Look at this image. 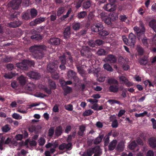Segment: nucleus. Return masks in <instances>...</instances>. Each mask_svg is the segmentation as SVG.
Masks as SVG:
<instances>
[{
  "instance_id": "obj_1",
  "label": "nucleus",
  "mask_w": 156,
  "mask_h": 156,
  "mask_svg": "<svg viewBox=\"0 0 156 156\" xmlns=\"http://www.w3.org/2000/svg\"><path fill=\"white\" fill-rule=\"evenodd\" d=\"M46 49V46L42 44L34 45L31 47L29 50L35 58L40 59L44 56Z\"/></svg>"
},
{
  "instance_id": "obj_2",
  "label": "nucleus",
  "mask_w": 156,
  "mask_h": 156,
  "mask_svg": "<svg viewBox=\"0 0 156 156\" xmlns=\"http://www.w3.org/2000/svg\"><path fill=\"white\" fill-rule=\"evenodd\" d=\"M140 27L137 26L135 27L133 30L136 32V36L139 40L144 36L145 29L143 23L141 22L140 24Z\"/></svg>"
},
{
  "instance_id": "obj_3",
  "label": "nucleus",
  "mask_w": 156,
  "mask_h": 156,
  "mask_svg": "<svg viewBox=\"0 0 156 156\" xmlns=\"http://www.w3.org/2000/svg\"><path fill=\"white\" fill-rule=\"evenodd\" d=\"M102 152L100 147L99 146H96L87 149L85 153L88 156H91L93 153H94L93 156H100Z\"/></svg>"
},
{
  "instance_id": "obj_4",
  "label": "nucleus",
  "mask_w": 156,
  "mask_h": 156,
  "mask_svg": "<svg viewBox=\"0 0 156 156\" xmlns=\"http://www.w3.org/2000/svg\"><path fill=\"white\" fill-rule=\"evenodd\" d=\"M34 64V62L27 60H24L21 62L16 64V66L20 69L26 70L29 68V66H33Z\"/></svg>"
},
{
  "instance_id": "obj_5",
  "label": "nucleus",
  "mask_w": 156,
  "mask_h": 156,
  "mask_svg": "<svg viewBox=\"0 0 156 156\" xmlns=\"http://www.w3.org/2000/svg\"><path fill=\"white\" fill-rule=\"evenodd\" d=\"M59 59L61 64H66V62H68V59H69L70 63L72 64L73 62V57L71 56V53L69 51H67L64 53L59 57Z\"/></svg>"
},
{
  "instance_id": "obj_6",
  "label": "nucleus",
  "mask_w": 156,
  "mask_h": 156,
  "mask_svg": "<svg viewBox=\"0 0 156 156\" xmlns=\"http://www.w3.org/2000/svg\"><path fill=\"white\" fill-rule=\"evenodd\" d=\"M80 53L82 56L87 58H90L92 55L90 48L87 47L83 48L81 50Z\"/></svg>"
},
{
  "instance_id": "obj_7",
  "label": "nucleus",
  "mask_w": 156,
  "mask_h": 156,
  "mask_svg": "<svg viewBox=\"0 0 156 156\" xmlns=\"http://www.w3.org/2000/svg\"><path fill=\"white\" fill-rule=\"evenodd\" d=\"M22 2V0H12L9 4V5L13 9H18Z\"/></svg>"
},
{
  "instance_id": "obj_8",
  "label": "nucleus",
  "mask_w": 156,
  "mask_h": 156,
  "mask_svg": "<svg viewBox=\"0 0 156 156\" xmlns=\"http://www.w3.org/2000/svg\"><path fill=\"white\" fill-rule=\"evenodd\" d=\"M104 28V27L102 24L100 23H95L91 27L92 32L95 33H99Z\"/></svg>"
},
{
  "instance_id": "obj_9",
  "label": "nucleus",
  "mask_w": 156,
  "mask_h": 156,
  "mask_svg": "<svg viewBox=\"0 0 156 156\" xmlns=\"http://www.w3.org/2000/svg\"><path fill=\"white\" fill-rule=\"evenodd\" d=\"M72 148V144L71 143H68V144L63 143L60 144L58 147V149L60 150H66V151H70Z\"/></svg>"
},
{
  "instance_id": "obj_10",
  "label": "nucleus",
  "mask_w": 156,
  "mask_h": 156,
  "mask_svg": "<svg viewBox=\"0 0 156 156\" xmlns=\"http://www.w3.org/2000/svg\"><path fill=\"white\" fill-rule=\"evenodd\" d=\"M58 67V65L55 62H50L47 65V70L50 73L55 72Z\"/></svg>"
},
{
  "instance_id": "obj_11",
  "label": "nucleus",
  "mask_w": 156,
  "mask_h": 156,
  "mask_svg": "<svg viewBox=\"0 0 156 156\" xmlns=\"http://www.w3.org/2000/svg\"><path fill=\"white\" fill-rule=\"evenodd\" d=\"M27 76L30 78L36 80H38L41 77L40 74L37 72L31 71L28 73Z\"/></svg>"
},
{
  "instance_id": "obj_12",
  "label": "nucleus",
  "mask_w": 156,
  "mask_h": 156,
  "mask_svg": "<svg viewBox=\"0 0 156 156\" xmlns=\"http://www.w3.org/2000/svg\"><path fill=\"white\" fill-rule=\"evenodd\" d=\"M21 23V22L18 19H16L13 22L7 23V26L11 28H16L20 26Z\"/></svg>"
},
{
  "instance_id": "obj_13",
  "label": "nucleus",
  "mask_w": 156,
  "mask_h": 156,
  "mask_svg": "<svg viewBox=\"0 0 156 156\" xmlns=\"http://www.w3.org/2000/svg\"><path fill=\"white\" fill-rule=\"evenodd\" d=\"M128 38L129 46H134L136 42V36L133 33H131L129 34Z\"/></svg>"
},
{
  "instance_id": "obj_14",
  "label": "nucleus",
  "mask_w": 156,
  "mask_h": 156,
  "mask_svg": "<svg viewBox=\"0 0 156 156\" xmlns=\"http://www.w3.org/2000/svg\"><path fill=\"white\" fill-rule=\"evenodd\" d=\"M45 20V18L40 17L35 19L33 21L30 22V25L31 26H35L37 24H39L44 22Z\"/></svg>"
},
{
  "instance_id": "obj_15",
  "label": "nucleus",
  "mask_w": 156,
  "mask_h": 156,
  "mask_svg": "<svg viewBox=\"0 0 156 156\" xmlns=\"http://www.w3.org/2000/svg\"><path fill=\"white\" fill-rule=\"evenodd\" d=\"M20 14V12L13 9L12 11L10 12L7 16L10 20H12V19L14 18H17Z\"/></svg>"
},
{
  "instance_id": "obj_16",
  "label": "nucleus",
  "mask_w": 156,
  "mask_h": 156,
  "mask_svg": "<svg viewBox=\"0 0 156 156\" xmlns=\"http://www.w3.org/2000/svg\"><path fill=\"white\" fill-rule=\"evenodd\" d=\"M120 82H122L121 83L125 84L126 87H129L131 86V83L128 79L124 76H121L119 77Z\"/></svg>"
},
{
  "instance_id": "obj_17",
  "label": "nucleus",
  "mask_w": 156,
  "mask_h": 156,
  "mask_svg": "<svg viewBox=\"0 0 156 156\" xmlns=\"http://www.w3.org/2000/svg\"><path fill=\"white\" fill-rule=\"evenodd\" d=\"M48 43L53 45H59L60 42L59 38L56 37H51L48 41Z\"/></svg>"
},
{
  "instance_id": "obj_18",
  "label": "nucleus",
  "mask_w": 156,
  "mask_h": 156,
  "mask_svg": "<svg viewBox=\"0 0 156 156\" xmlns=\"http://www.w3.org/2000/svg\"><path fill=\"white\" fill-rule=\"evenodd\" d=\"M104 8L105 10L108 12L114 11L115 9V5H113L110 3L105 5Z\"/></svg>"
},
{
  "instance_id": "obj_19",
  "label": "nucleus",
  "mask_w": 156,
  "mask_h": 156,
  "mask_svg": "<svg viewBox=\"0 0 156 156\" xmlns=\"http://www.w3.org/2000/svg\"><path fill=\"white\" fill-rule=\"evenodd\" d=\"M105 59L107 62H109L110 63H115L116 61V57L111 54L108 55Z\"/></svg>"
},
{
  "instance_id": "obj_20",
  "label": "nucleus",
  "mask_w": 156,
  "mask_h": 156,
  "mask_svg": "<svg viewBox=\"0 0 156 156\" xmlns=\"http://www.w3.org/2000/svg\"><path fill=\"white\" fill-rule=\"evenodd\" d=\"M119 87L118 85H111L108 88L109 91L110 92L116 93L119 90Z\"/></svg>"
},
{
  "instance_id": "obj_21",
  "label": "nucleus",
  "mask_w": 156,
  "mask_h": 156,
  "mask_svg": "<svg viewBox=\"0 0 156 156\" xmlns=\"http://www.w3.org/2000/svg\"><path fill=\"white\" fill-rule=\"evenodd\" d=\"M63 34L64 38L68 39L70 38L71 34L70 28V27L68 26L65 29Z\"/></svg>"
},
{
  "instance_id": "obj_22",
  "label": "nucleus",
  "mask_w": 156,
  "mask_h": 156,
  "mask_svg": "<svg viewBox=\"0 0 156 156\" xmlns=\"http://www.w3.org/2000/svg\"><path fill=\"white\" fill-rule=\"evenodd\" d=\"M150 147L153 148H156V137H152L150 138L148 140Z\"/></svg>"
},
{
  "instance_id": "obj_23",
  "label": "nucleus",
  "mask_w": 156,
  "mask_h": 156,
  "mask_svg": "<svg viewBox=\"0 0 156 156\" xmlns=\"http://www.w3.org/2000/svg\"><path fill=\"white\" fill-rule=\"evenodd\" d=\"M63 131L62 126L61 125L58 126L56 127L55 130V136L57 137L61 136L63 133Z\"/></svg>"
},
{
  "instance_id": "obj_24",
  "label": "nucleus",
  "mask_w": 156,
  "mask_h": 156,
  "mask_svg": "<svg viewBox=\"0 0 156 156\" xmlns=\"http://www.w3.org/2000/svg\"><path fill=\"white\" fill-rule=\"evenodd\" d=\"M140 40H141L143 44L147 47H148L149 44L151 42L150 40L147 39L146 37H145V36L140 38L139 41Z\"/></svg>"
},
{
  "instance_id": "obj_25",
  "label": "nucleus",
  "mask_w": 156,
  "mask_h": 156,
  "mask_svg": "<svg viewBox=\"0 0 156 156\" xmlns=\"http://www.w3.org/2000/svg\"><path fill=\"white\" fill-rule=\"evenodd\" d=\"M86 130V126L84 125L80 126H79V130L77 133L79 136H83L84 135V132Z\"/></svg>"
},
{
  "instance_id": "obj_26",
  "label": "nucleus",
  "mask_w": 156,
  "mask_h": 156,
  "mask_svg": "<svg viewBox=\"0 0 156 156\" xmlns=\"http://www.w3.org/2000/svg\"><path fill=\"white\" fill-rule=\"evenodd\" d=\"M117 143V140H114L112 141L108 146L109 150L112 151L114 150L115 147Z\"/></svg>"
},
{
  "instance_id": "obj_27",
  "label": "nucleus",
  "mask_w": 156,
  "mask_h": 156,
  "mask_svg": "<svg viewBox=\"0 0 156 156\" xmlns=\"http://www.w3.org/2000/svg\"><path fill=\"white\" fill-rule=\"evenodd\" d=\"M31 19L35 18L37 15V10L35 8H32L30 9V13Z\"/></svg>"
},
{
  "instance_id": "obj_28",
  "label": "nucleus",
  "mask_w": 156,
  "mask_h": 156,
  "mask_svg": "<svg viewBox=\"0 0 156 156\" xmlns=\"http://www.w3.org/2000/svg\"><path fill=\"white\" fill-rule=\"evenodd\" d=\"M149 26L156 33V20H151L149 23Z\"/></svg>"
},
{
  "instance_id": "obj_29",
  "label": "nucleus",
  "mask_w": 156,
  "mask_h": 156,
  "mask_svg": "<svg viewBox=\"0 0 156 156\" xmlns=\"http://www.w3.org/2000/svg\"><path fill=\"white\" fill-rule=\"evenodd\" d=\"M65 12V8L63 6L59 7L57 11V16L59 17L63 14Z\"/></svg>"
},
{
  "instance_id": "obj_30",
  "label": "nucleus",
  "mask_w": 156,
  "mask_h": 156,
  "mask_svg": "<svg viewBox=\"0 0 156 156\" xmlns=\"http://www.w3.org/2000/svg\"><path fill=\"white\" fill-rule=\"evenodd\" d=\"M76 73L73 70H69L68 72V76L70 79L75 80L76 78Z\"/></svg>"
},
{
  "instance_id": "obj_31",
  "label": "nucleus",
  "mask_w": 156,
  "mask_h": 156,
  "mask_svg": "<svg viewBox=\"0 0 156 156\" xmlns=\"http://www.w3.org/2000/svg\"><path fill=\"white\" fill-rule=\"evenodd\" d=\"M82 26L81 23L79 22H74L72 24V28L75 31H78L80 30Z\"/></svg>"
},
{
  "instance_id": "obj_32",
  "label": "nucleus",
  "mask_w": 156,
  "mask_h": 156,
  "mask_svg": "<svg viewBox=\"0 0 156 156\" xmlns=\"http://www.w3.org/2000/svg\"><path fill=\"white\" fill-rule=\"evenodd\" d=\"M104 137V135L103 134L99 135V136L96 138L94 141V144H100Z\"/></svg>"
},
{
  "instance_id": "obj_33",
  "label": "nucleus",
  "mask_w": 156,
  "mask_h": 156,
  "mask_svg": "<svg viewBox=\"0 0 156 156\" xmlns=\"http://www.w3.org/2000/svg\"><path fill=\"white\" fill-rule=\"evenodd\" d=\"M87 16V13L86 12L83 11L79 12L77 13L76 17L79 19H84Z\"/></svg>"
},
{
  "instance_id": "obj_34",
  "label": "nucleus",
  "mask_w": 156,
  "mask_h": 156,
  "mask_svg": "<svg viewBox=\"0 0 156 156\" xmlns=\"http://www.w3.org/2000/svg\"><path fill=\"white\" fill-rule=\"evenodd\" d=\"M64 90L63 95L64 96H66L67 95L70 93L72 90V88L68 86H66L65 87H64L63 88Z\"/></svg>"
},
{
  "instance_id": "obj_35",
  "label": "nucleus",
  "mask_w": 156,
  "mask_h": 156,
  "mask_svg": "<svg viewBox=\"0 0 156 156\" xmlns=\"http://www.w3.org/2000/svg\"><path fill=\"white\" fill-rule=\"evenodd\" d=\"M18 80L20 83L22 85H24L26 83V78L25 77L23 76L22 75L20 76L18 78Z\"/></svg>"
},
{
  "instance_id": "obj_36",
  "label": "nucleus",
  "mask_w": 156,
  "mask_h": 156,
  "mask_svg": "<svg viewBox=\"0 0 156 156\" xmlns=\"http://www.w3.org/2000/svg\"><path fill=\"white\" fill-rule=\"evenodd\" d=\"M72 11V9L69 8L66 14L63 15L62 16L60 17L59 19V20H61V21L65 20V19L69 16V15L71 13Z\"/></svg>"
},
{
  "instance_id": "obj_37",
  "label": "nucleus",
  "mask_w": 156,
  "mask_h": 156,
  "mask_svg": "<svg viewBox=\"0 0 156 156\" xmlns=\"http://www.w3.org/2000/svg\"><path fill=\"white\" fill-rule=\"evenodd\" d=\"M91 4V2L90 0H87L83 2V7L85 9H88L90 7Z\"/></svg>"
},
{
  "instance_id": "obj_38",
  "label": "nucleus",
  "mask_w": 156,
  "mask_h": 156,
  "mask_svg": "<svg viewBox=\"0 0 156 156\" xmlns=\"http://www.w3.org/2000/svg\"><path fill=\"white\" fill-rule=\"evenodd\" d=\"M124 147V143L123 142H120L118 144L116 149L118 151L121 152L123 151Z\"/></svg>"
},
{
  "instance_id": "obj_39",
  "label": "nucleus",
  "mask_w": 156,
  "mask_h": 156,
  "mask_svg": "<svg viewBox=\"0 0 156 156\" xmlns=\"http://www.w3.org/2000/svg\"><path fill=\"white\" fill-rule=\"evenodd\" d=\"M48 82L50 88L51 89L54 90L56 88V85L55 82L50 79L48 80Z\"/></svg>"
},
{
  "instance_id": "obj_40",
  "label": "nucleus",
  "mask_w": 156,
  "mask_h": 156,
  "mask_svg": "<svg viewBox=\"0 0 156 156\" xmlns=\"http://www.w3.org/2000/svg\"><path fill=\"white\" fill-rule=\"evenodd\" d=\"M30 38L33 40H41L43 38V37L40 34H35L31 36Z\"/></svg>"
},
{
  "instance_id": "obj_41",
  "label": "nucleus",
  "mask_w": 156,
  "mask_h": 156,
  "mask_svg": "<svg viewBox=\"0 0 156 156\" xmlns=\"http://www.w3.org/2000/svg\"><path fill=\"white\" fill-rule=\"evenodd\" d=\"M108 83L111 85H118L119 83L118 81L114 78H109L108 80Z\"/></svg>"
},
{
  "instance_id": "obj_42",
  "label": "nucleus",
  "mask_w": 156,
  "mask_h": 156,
  "mask_svg": "<svg viewBox=\"0 0 156 156\" xmlns=\"http://www.w3.org/2000/svg\"><path fill=\"white\" fill-rule=\"evenodd\" d=\"M98 34L100 36L104 37L108 35L109 34V33L108 31L103 29L101 31H100Z\"/></svg>"
},
{
  "instance_id": "obj_43",
  "label": "nucleus",
  "mask_w": 156,
  "mask_h": 156,
  "mask_svg": "<svg viewBox=\"0 0 156 156\" xmlns=\"http://www.w3.org/2000/svg\"><path fill=\"white\" fill-rule=\"evenodd\" d=\"M22 18L25 20H28L31 18L30 14L28 12H24L23 13Z\"/></svg>"
},
{
  "instance_id": "obj_44",
  "label": "nucleus",
  "mask_w": 156,
  "mask_h": 156,
  "mask_svg": "<svg viewBox=\"0 0 156 156\" xmlns=\"http://www.w3.org/2000/svg\"><path fill=\"white\" fill-rule=\"evenodd\" d=\"M55 132L54 127H51L48 129V135L51 138L54 134Z\"/></svg>"
},
{
  "instance_id": "obj_45",
  "label": "nucleus",
  "mask_w": 156,
  "mask_h": 156,
  "mask_svg": "<svg viewBox=\"0 0 156 156\" xmlns=\"http://www.w3.org/2000/svg\"><path fill=\"white\" fill-rule=\"evenodd\" d=\"M2 131L3 132L7 133L11 129V127L8 124H6L2 128Z\"/></svg>"
},
{
  "instance_id": "obj_46",
  "label": "nucleus",
  "mask_w": 156,
  "mask_h": 156,
  "mask_svg": "<svg viewBox=\"0 0 156 156\" xmlns=\"http://www.w3.org/2000/svg\"><path fill=\"white\" fill-rule=\"evenodd\" d=\"M15 76V74L14 73H13L12 72H10L7 73L5 74L4 77L5 78L11 79Z\"/></svg>"
},
{
  "instance_id": "obj_47",
  "label": "nucleus",
  "mask_w": 156,
  "mask_h": 156,
  "mask_svg": "<svg viewBox=\"0 0 156 156\" xmlns=\"http://www.w3.org/2000/svg\"><path fill=\"white\" fill-rule=\"evenodd\" d=\"M108 15L104 12L102 11L99 15V17L101 18L103 21L106 18H108Z\"/></svg>"
},
{
  "instance_id": "obj_48",
  "label": "nucleus",
  "mask_w": 156,
  "mask_h": 156,
  "mask_svg": "<svg viewBox=\"0 0 156 156\" xmlns=\"http://www.w3.org/2000/svg\"><path fill=\"white\" fill-rule=\"evenodd\" d=\"M93 112V111L91 109L87 110L83 113V115L84 117L87 116L92 114Z\"/></svg>"
},
{
  "instance_id": "obj_49",
  "label": "nucleus",
  "mask_w": 156,
  "mask_h": 156,
  "mask_svg": "<svg viewBox=\"0 0 156 156\" xmlns=\"http://www.w3.org/2000/svg\"><path fill=\"white\" fill-rule=\"evenodd\" d=\"M137 146L136 144L135 141H132L129 145V148L131 150L134 149Z\"/></svg>"
},
{
  "instance_id": "obj_50",
  "label": "nucleus",
  "mask_w": 156,
  "mask_h": 156,
  "mask_svg": "<svg viewBox=\"0 0 156 156\" xmlns=\"http://www.w3.org/2000/svg\"><path fill=\"white\" fill-rule=\"evenodd\" d=\"M103 68L107 71L112 72L113 69L112 67L108 64L105 63L103 66Z\"/></svg>"
},
{
  "instance_id": "obj_51",
  "label": "nucleus",
  "mask_w": 156,
  "mask_h": 156,
  "mask_svg": "<svg viewBox=\"0 0 156 156\" xmlns=\"http://www.w3.org/2000/svg\"><path fill=\"white\" fill-rule=\"evenodd\" d=\"M97 53L99 55H103L106 54V52L104 49H100L98 50Z\"/></svg>"
},
{
  "instance_id": "obj_52",
  "label": "nucleus",
  "mask_w": 156,
  "mask_h": 156,
  "mask_svg": "<svg viewBox=\"0 0 156 156\" xmlns=\"http://www.w3.org/2000/svg\"><path fill=\"white\" fill-rule=\"evenodd\" d=\"M52 78L55 80H58L59 79V74L56 72H54L51 73Z\"/></svg>"
},
{
  "instance_id": "obj_53",
  "label": "nucleus",
  "mask_w": 156,
  "mask_h": 156,
  "mask_svg": "<svg viewBox=\"0 0 156 156\" xmlns=\"http://www.w3.org/2000/svg\"><path fill=\"white\" fill-rule=\"evenodd\" d=\"M12 117L13 118L16 119H20L22 118V117L19 114L16 113H14L12 114Z\"/></svg>"
},
{
  "instance_id": "obj_54",
  "label": "nucleus",
  "mask_w": 156,
  "mask_h": 156,
  "mask_svg": "<svg viewBox=\"0 0 156 156\" xmlns=\"http://www.w3.org/2000/svg\"><path fill=\"white\" fill-rule=\"evenodd\" d=\"M108 102L111 105L115 104H117L119 105L120 104V102L118 101H117L115 100L109 99L108 100Z\"/></svg>"
},
{
  "instance_id": "obj_55",
  "label": "nucleus",
  "mask_w": 156,
  "mask_h": 156,
  "mask_svg": "<svg viewBox=\"0 0 156 156\" xmlns=\"http://www.w3.org/2000/svg\"><path fill=\"white\" fill-rule=\"evenodd\" d=\"M26 88L29 90L32 91L34 89V86L33 84H27L26 86Z\"/></svg>"
},
{
  "instance_id": "obj_56",
  "label": "nucleus",
  "mask_w": 156,
  "mask_h": 156,
  "mask_svg": "<svg viewBox=\"0 0 156 156\" xmlns=\"http://www.w3.org/2000/svg\"><path fill=\"white\" fill-rule=\"evenodd\" d=\"M103 21L105 23L108 25L111 24L112 23L111 18L108 16V18H106Z\"/></svg>"
},
{
  "instance_id": "obj_57",
  "label": "nucleus",
  "mask_w": 156,
  "mask_h": 156,
  "mask_svg": "<svg viewBox=\"0 0 156 156\" xmlns=\"http://www.w3.org/2000/svg\"><path fill=\"white\" fill-rule=\"evenodd\" d=\"M147 112L146 111H145L143 112L142 113H141L139 114L136 113L135 116L136 117H143L145 115H147Z\"/></svg>"
},
{
  "instance_id": "obj_58",
  "label": "nucleus",
  "mask_w": 156,
  "mask_h": 156,
  "mask_svg": "<svg viewBox=\"0 0 156 156\" xmlns=\"http://www.w3.org/2000/svg\"><path fill=\"white\" fill-rule=\"evenodd\" d=\"M118 122L117 120H115L112 122V126L113 128H116L118 127Z\"/></svg>"
},
{
  "instance_id": "obj_59",
  "label": "nucleus",
  "mask_w": 156,
  "mask_h": 156,
  "mask_svg": "<svg viewBox=\"0 0 156 156\" xmlns=\"http://www.w3.org/2000/svg\"><path fill=\"white\" fill-rule=\"evenodd\" d=\"M109 137L108 136H105L104 139V145L107 146L109 142Z\"/></svg>"
},
{
  "instance_id": "obj_60",
  "label": "nucleus",
  "mask_w": 156,
  "mask_h": 156,
  "mask_svg": "<svg viewBox=\"0 0 156 156\" xmlns=\"http://www.w3.org/2000/svg\"><path fill=\"white\" fill-rule=\"evenodd\" d=\"M71 129L72 127L71 126L68 125L66 126L65 130V133L67 134L69 133L71 131Z\"/></svg>"
},
{
  "instance_id": "obj_61",
  "label": "nucleus",
  "mask_w": 156,
  "mask_h": 156,
  "mask_svg": "<svg viewBox=\"0 0 156 156\" xmlns=\"http://www.w3.org/2000/svg\"><path fill=\"white\" fill-rule=\"evenodd\" d=\"M119 19L121 21L125 22L127 19V17L125 15H121L119 16Z\"/></svg>"
},
{
  "instance_id": "obj_62",
  "label": "nucleus",
  "mask_w": 156,
  "mask_h": 156,
  "mask_svg": "<svg viewBox=\"0 0 156 156\" xmlns=\"http://www.w3.org/2000/svg\"><path fill=\"white\" fill-rule=\"evenodd\" d=\"M104 43V41H103L99 39H97L95 41L96 45L98 46H99L102 44Z\"/></svg>"
},
{
  "instance_id": "obj_63",
  "label": "nucleus",
  "mask_w": 156,
  "mask_h": 156,
  "mask_svg": "<svg viewBox=\"0 0 156 156\" xmlns=\"http://www.w3.org/2000/svg\"><path fill=\"white\" fill-rule=\"evenodd\" d=\"M36 129V128L34 126H31L28 128L29 131L31 133H33V132L35 131Z\"/></svg>"
},
{
  "instance_id": "obj_64",
  "label": "nucleus",
  "mask_w": 156,
  "mask_h": 156,
  "mask_svg": "<svg viewBox=\"0 0 156 156\" xmlns=\"http://www.w3.org/2000/svg\"><path fill=\"white\" fill-rule=\"evenodd\" d=\"M6 67L7 69L10 71L12 70L14 68L13 65L11 63L7 64Z\"/></svg>"
}]
</instances>
